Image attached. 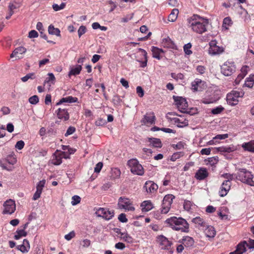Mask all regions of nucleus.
<instances>
[{"label":"nucleus","instance_id":"nucleus-64","mask_svg":"<svg viewBox=\"0 0 254 254\" xmlns=\"http://www.w3.org/2000/svg\"><path fill=\"white\" fill-rule=\"evenodd\" d=\"M1 111L3 115H6L10 113V110L7 107H3L1 109Z\"/></svg>","mask_w":254,"mask_h":254},{"label":"nucleus","instance_id":"nucleus-61","mask_svg":"<svg viewBox=\"0 0 254 254\" xmlns=\"http://www.w3.org/2000/svg\"><path fill=\"white\" fill-rule=\"evenodd\" d=\"M184 153L183 152H178L173 154L172 155V159L176 160L180 158L181 157L184 155Z\"/></svg>","mask_w":254,"mask_h":254},{"label":"nucleus","instance_id":"nucleus-19","mask_svg":"<svg viewBox=\"0 0 254 254\" xmlns=\"http://www.w3.org/2000/svg\"><path fill=\"white\" fill-rule=\"evenodd\" d=\"M208 175L207 169L203 168H200L195 173V177L199 180L205 179Z\"/></svg>","mask_w":254,"mask_h":254},{"label":"nucleus","instance_id":"nucleus-49","mask_svg":"<svg viewBox=\"0 0 254 254\" xmlns=\"http://www.w3.org/2000/svg\"><path fill=\"white\" fill-rule=\"evenodd\" d=\"M192 205V203L190 201L185 200L184 203V208L187 211H189Z\"/></svg>","mask_w":254,"mask_h":254},{"label":"nucleus","instance_id":"nucleus-17","mask_svg":"<svg viewBox=\"0 0 254 254\" xmlns=\"http://www.w3.org/2000/svg\"><path fill=\"white\" fill-rule=\"evenodd\" d=\"M155 120V116L153 113L146 114L141 120V122L144 125H152L154 124Z\"/></svg>","mask_w":254,"mask_h":254},{"label":"nucleus","instance_id":"nucleus-29","mask_svg":"<svg viewBox=\"0 0 254 254\" xmlns=\"http://www.w3.org/2000/svg\"><path fill=\"white\" fill-rule=\"evenodd\" d=\"M242 147L245 150L254 152V141H251L248 143H245L243 144Z\"/></svg>","mask_w":254,"mask_h":254},{"label":"nucleus","instance_id":"nucleus-50","mask_svg":"<svg viewBox=\"0 0 254 254\" xmlns=\"http://www.w3.org/2000/svg\"><path fill=\"white\" fill-rule=\"evenodd\" d=\"M75 131V128L73 127H69L65 133L64 134L65 136H67L69 135L73 134Z\"/></svg>","mask_w":254,"mask_h":254},{"label":"nucleus","instance_id":"nucleus-1","mask_svg":"<svg viewBox=\"0 0 254 254\" xmlns=\"http://www.w3.org/2000/svg\"><path fill=\"white\" fill-rule=\"evenodd\" d=\"M188 26L198 34H202L207 31L208 20L197 15H193L188 19Z\"/></svg>","mask_w":254,"mask_h":254},{"label":"nucleus","instance_id":"nucleus-22","mask_svg":"<svg viewBox=\"0 0 254 254\" xmlns=\"http://www.w3.org/2000/svg\"><path fill=\"white\" fill-rule=\"evenodd\" d=\"M17 248L23 253L28 252L30 249L29 241L27 239H24L23 241V244L17 246Z\"/></svg>","mask_w":254,"mask_h":254},{"label":"nucleus","instance_id":"nucleus-12","mask_svg":"<svg viewBox=\"0 0 254 254\" xmlns=\"http://www.w3.org/2000/svg\"><path fill=\"white\" fill-rule=\"evenodd\" d=\"M166 222L170 226H173V225H183L188 227L187 221L181 217L177 218L176 217H172L167 219L166 220Z\"/></svg>","mask_w":254,"mask_h":254},{"label":"nucleus","instance_id":"nucleus-16","mask_svg":"<svg viewBox=\"0 0 254 254\" xmlns=\"http://www.w3.org/2000/svg\"><path fill=\"white\" fill-rule=\"evenodd\" d=\"M180 118H174L172 121L176 124L178 127H183L188 126L189 125L188 120L184 118L182 115H179Z\"/></svg>","mask_w":254,"mask_h":254},{"label":"nucleus","instance_id":"nucleus-23","mask_svg":"<svg viewBox=\"0 0 254 254\" xmlns=\"http://www.w3.org/2000/svg\"><path fill=\"white\" fill-rule=\"evenodd\" d=\"M26 52V49L23 47H19L16 48L10 55V58L14 57H18V59L20 58L19 55H22Z\"/></svg>","mask_w":254,"mask_h":254},{"label":"nucleus","instance_id":"nucleus-48","mask_svg":"<svg viewBox=\"0 0 254 254\" xmlns=\"http://www.w3.org/2000/svg\"><path fill=\"white\" fill-rule=\"evenodd\" d=\"M86 31V27L84 26H80L78 30V35L79 37H80Z\"/></svg>","mask_w":254,"mask_h":254},{"label":"nucleus","instance_id":"nucleus-4","mask_svg":"<svg viewBox=\"0 0 254 254\" xmlns=\"http://www.w3.org/2000/svg\"><path fill=\"white\" fill-rule=\"evenodd\" d=\"M128 165L130 171L134 174L142 176L144 174V169L142 165L135 159H130L128 161Z\"/></svg>","mask_w":254,"mask_h":254},{"label":"nucleus","instance_id":"nucleus-21","mask_svg":"<svg viewBox=\"0 0 254 254\" xmlns=\"http://www.w3.org/2000/svg\"><path fill=\"white\" fill-rule=\"evenodd\" d=\"M162 44L164 48L173 49H176V46L175 43L169 37L164 38L162 40Z\"/></svg>","mask_w":254,"mask_h":254},{"label":"nucleus","instance_id":"nucleus-26","mask_svg":"<svg viewBox=\"0 0 254 254\" xmlns=\"http://www.w3.org/2000/svg\"><path fill=\"white\" fill-rule=\"evenodd\" d=\"M148 141L150 142V145L155 148H161L162 146L161 140L156 138H149Z\"/></svg>","mask_w":254,"mask_h":254},{"label":"nucleus","instance_id":"nucleus-9","mask_svg":"<svg viewBox=\"0 0 254 254\" xmlns=\"http://www.w3.org/2000/svg\"><path fill=\"white\" fill-rule=\"evenodd\" d=\"M236 67L234 63L226 62L221 67V72L225 76H230L235 71Z\"/></svg>","mask_w":254,"mask_h":254},{"label":"nucleus","instance_id":"nucleus-56","mask_svg":"<svg viewBox=\"0 0 254 254\" xmlns=\"http://www.w3.org/2000/svg\"><path fill=\"white\" fill-rule=\"evenodd\" d=\"M7 162L11 165H14L16 162V159L15 157L13 156H8L6 158Z\"/></svg>","mask_w":254,"mask_h":254},{"label":"nucleus","instance_id":"nucleus-39","mask_svg":"<svg viewBox=\"0 0 254 254\" xmlns=\"http://www.w3.org/2000/svg\"><path fill=\"white\" fill-rule=\"evenodd\" d=\"M65 6V3L62 2L60 5H58V4L54 3L53 4L52 7L54 10L56 11L60 10L61 9H64Z\"/></svg>","mask_w":254,"mask_h":254},{"label":"nucleus","instance_id":"nucleus-18","mask_svg":"<svg viewBox=\"0 0 254 254\" xmlns=\"http://www.w3.org/2000/svg\"><path fill=\"white\" fill-rule=\"evenodd\" d=\"M57 116L59 119L64 121L68 120L69 118V114L65 109L59 108L58 110Z\"/></svg>","mask_w":254,"mask_h":254},{"label":"nucleus","instance_id":"nucleus-40","mask_svg":"<svg viewBox=\"0 0 254 254\" xmlns=\"http://www.w3.org/2000/svg\"><path fill=\"white\" fill-rule=\"evenodd\" d=\"M191 47V44L190 43L185 44L184 46V50L185 53L188 55L192 54V51L190 50Z\"/></svg>","mask_w":254,"mask_h":254},{"label":"nucleus","instance_id":"nucleus-28","mask_svg":"<svg viewBox=\"0 0 254 254\" xmlns=\"http://www.w3.org/2000/svg\"><path fill=\"white\" fill-rule=\"evenodd\" d=\"M179 14V10L177 8L173 9L168 17V20L170 22H174L176 20Z\"/></svg>","mask_w":254,"mask_h":254},{"label":"nucleus","instance_id":"nucleus-63","mask_svg":"<svg viewBox=\"0 0 254 254\" xmlns=\"http://www.w3.org/2000/svg\"><path fill=\"white\" fill-rule=\"evenodd\" d=\"M184 145H185V143H184L182 141L179 142L176 145H175V144L173 145V147L174 148H176V149H181L184 147Z\"/></svg>","mask_w":254,"mask_h":254},{"label":"nucleus","instance_id":"nucleus-55","mask_svg":"<svg viewBox=\"0 0 254 254\" xmlns=\"http://www.w3.org/2000/svg\"><path fill=\"white\" fill-rule=\"evenodd\" d=\"M45 180H43L42 181H40L38 184H37V187H36V190H40V191H42V190H43V187H44L45 186Z\"/></svg>","mask_w":254,"mask_h":254},{"label":"nucleus","instance_id":"nucleus-52","mask_svg":"<svg viewBox=\"0 0 254 254\" xmlns=\"http://www.w3.org/2000/svg\"><path fill=\"white\" fill-rule=\"evenodd\" d=\"M171 77L175 79H183L184 76L182 73L176 74L175 73H171Z\"/></svg>","mask_w":254,"mask_h":254},{"label":"nucleus","instance_id":"nucleus-8","mask_svg":"<svg viewBox=\"0 0 254 254\" xmlns=\"http://www.w3.org/2000/svg\"><path fill=\"white\" fill-rule=\"evenodd\" d=\"M209 44V54L214 56L219 55L224 52V48L222 46H218L217 42L216 40H211Z\"/></svg>","mask_w":254,"mask_h":254},{"label":"nucleus","instance_id":"nucleus-15","mask_svg":"<svg viewBox=\"0 0 254 254\" xmlns=\"http://www.w3.org/2000/svg\"><path fill=\"white\" fill-rule=\"evenodd\" d=\"M158 241L161 246H162V249L169 250L171 247L172 243L169 241L165 237L160 235L157 238Z\"/></svg>","mask_w":254,"mask_h":254},{"label":"nucleus","instance_id":"nucleus-46","mask_svg":"<svg viewBox=\"0 0 254 254\" xmlns=\"http://www.w3.org/2000/svg\"><path fill=\"white\" fill-rule=\"evenodd\" d=\"M122 238L124 239V241L127 242L128 243L131 242L132 241V238L129 236L127 233H121Z\"/></svg>","mask_w":254,"mask_h":254},{"label":"nucleus","instance_id":"nucleus-6","mask_svg":"<svg viewBox=\"0 0 254 254\" xmlns=\"http://www.w3.org/2000/svg\"><path fill=\"white\" fill-rule=\"evenodd\" d=\"M118 205L120 209L131 211L135 210L134 207L132 206V202L129 198L125 197H120L119 198Z\"/></svg>","mask_w":254,"mask_h":254},{"label":"nucleus","instance_id":"nucleus-44","mask_svg":"<svg viewBox=\"0 0 254 254\" xmlns=\"http://www.w3.org/2000/svg\"><path fill=\"white\" fill-rule=\"evenodd\" d=\"M55 159L52 160V163L56 165H59L62 162V158L60 156L54 155Z\"/></svg>","mask_w":254,"mask_h":254},{"label":"nucleus","instance_id":"nucleus-31","mask_svg":"<svg viewBox=\"0 0 254 254\" xmlns=\"http://www.w3.org/2000/svg\"><path fill=\"white\" fill-rule=\"evenodd\" d=\"M191 221L194 224H197L198 226L203 227V228L207 226L206 222L200 217H196L193 218Z\"/></svg>","mask_w":254,"mask_h":254},{"label":"nucleus","instance_id":"nucleus-47","mask_svg":"<svg viewBox=\"0 0 254 254\" xmlns=\"http://www.w3.org/2000/svg\"><path fill=\"white\" fill-rule=\"evenodd\" d=\"M218 157L217 156L212 157L208 158V162L211 165H214L218 162Z\"/></svg>","mask_w":254,"mask_h":254},{"label":"nucleus","instance_id":"nucleus-25","mask_svg":"<svg viewBox=\"0 0 254 254\" xmlns=\"http://www.w3.org/2000/svg\"><path fill=\"white\" fill-rule=\"evenodd\" d=\"M77 101L76 97H73L72 96H67L66 97L62 98L57 103V105H60L64 103H75Z\"/></svg>","mask_w":254,"mask_h":254},{"label":"nucleus","instance_id":"nucleus-42","mask_svg":"<svg viewBox=\"0 0 254 254\" xmlns=\"http://www.w3.org/2000/svg\"><path fill=\"white\" fill-rule=\"evenodd\" d=\"M201 82V80L197 79V80H195L191 83V89L194 91H197L199 90L198 88V84Z\"/></svg>","mask_w":254,"mask_h":254},{"label":"nucleus","instance_id":"nucleus-14","mask_svg":"<svg viewBox=\"0 0 254 254\" xmlns=\"http://www.w3.org/2000/svg\"><path fill=\"white\" fill-rule=\"evenodd\" d=\"M143 188L145 189L146 191L148 193H153L155 192L158 189V185L151 181H147L145 182Z\"/></svg>","mask_w":254,"mask_h":254},{"label":"nucleus","instance_id":"nucleus-36","mask_svg":"<svg viewBox=\"0 0 254 254\" xmlns=\"http://www.w3.org/2000/svg\"><path fill=\"white\" fill-rule=\"evenodd\" d=\"M82 69L81 65H77L75 67L72 68L68 73L70 76L71 75H76L80 73Z\"/></svg>","mask_w":254,"mask_h":254},{"label":"nucleus","instance_id":"nucleus-30","mask_svg":"<svg viewBox=\"0 0 254 254\" xmlns=\"http://www.w3.org/2000/svg\"><path fill=\"white\" fill-rule=\"evenodd\" d=\"M194 244L193 239L189 236H187L183 239V245L186 247H191Z\"/></svg>","mask_w":254,"mask_h":254},{"label":"nucleus","instance_id":"nucleus-43","mask_svg":"<svg viewBox=\"0 0 254 254\" xmlns=\"http://www.w3.org/2000/svg\"><path fill=\"white\" fill-rule=\"evenodd\" d=\"M81 198L78 196L75 195L72 197L71 204L72 205H75L80 202Z\"/></svg>","mask_w":254,"mask_h":254},{"label":"nucleus","instance_id":"nucleus-45","mask_svg":"<svg viewBox=\"0 0 254 254\" xmlns=\"http://www.w3.org/2000/svg\"><path fill=\"white\" fill-rule=\"evenodd\" d=\"M224 109V108L221 106L217 107L211 110V113L214 115H217L221 113Z\"/></svg>","mask_w":254,"mask_h":254},{"label":"nucleus","instance_id":"nucleus-3","mask_svg":"<svg viewBox=\"0 0 254 254\" xmlns=\"http://www.w3.org/2000/svg\"><path fill=\"white\" fill-rule=\"evenodd\" d=\"M173 98L176 103L177 108L181 112L190 115L194 114V113L191 112V110H193V109H191L190 110H188V104L186 99L182 97L176 96H173Z\"/></svg>","mask_w":254,"mask_h":254},{"label":"nucleus","instance_id":"nucleus-5","mask_svg":"<svg viewBox=\"0 0 254 254\" xmlns=\"http://www.w3.org/2000/svg\"><path fill=\"white\" fill-rule=\"evenodd\" d=\"M244 95V92L241 90L240 91L233 90L227 95V103L232 106L238 104L239 102L238 98L242 97Z\"/></svg>","mask_w":254,"mask_h":254},{"label":"nucleus","instance_id":"nucleus-37","mask_svg":"<svg viewBox=\"0 0 254 254\" xmlns=\"http://www.w3.org/2000/svg\"><path fill=\"white\" fill-rule=\"evenodd\" d=\"M27 235V232L24 229L17 230L16 231V234L14 235V239L15 240L19 239L21 237H25Z\"/></svg>","mask_w":254,"mask_h":254},{"label":"nucleus","instance_id":"nucleus-24","mask_svg":"<svg viewBox=\"0 0 254 254\" xmlns=\"http://www.w3.org/2000/svg\"><path fill=\"white\" fill-rule=\"evenodd\" d=\"M140 206L141 207V209L143 212L149 211L153 207V204L150 200H145L143 201L141 203Z\"/></svg>","mask_w":254,"mask_h":254},{"label":"nucleus","instance_id":"nucleus-35","mask_svg":"<svg viewBox=\"0 0 254 254\" xmlns=\"http://www.w3.org/2000/svg\"><path fill=\"white\" fill-rule=\"evenodd\" d=\"M217 151L218 152H220L221 153H224V152H227V153H230L235 150V149L234 147H219L216 148Z\"/></svg>","mask_w":254,"mask_h":254},{"label":"nucleus","instance_id":"nucleus-2","mask_svg":"<svg viewBox=\"0 0 254 254\" xmlns=\"http://www.w3.org/2000/svg\"><path fill=\"white\" fill-rule=\"evenodd\" d=\"M238 170L239 171L237 177L238 179L244 183L254 186V181L253 180V175L251 172L244 168H239Z\"/></svg>","mask_w":254,"mask_h":254},{"label":"nucleus","instance_id":"nucleus-38","mask_svg":"<svg viewBox=\"0 0 254 254\" xmlns=\"http://www.w3.org/2000/svg\"><path fill=\"white\" fill-rule=\"evenodd\" d=\"M173 229L177 231H181V232H188L189 231V224H188V227L183 225H178L171 226Z\"/></svg>","mask_w":254,"mask_h":254},{"label":"nucleus","instance_id":"nucleus-33","mask_svg":"<svg viewBox=\"0 0 254 254\" xmlns=\"http://www.w3.org/2000/svg\"><path fill=\"white\" fill-rule=\"evenodd\" d=\"M121 175V171L118 168H114L112 169L111 171V176L110 177L111 179L115 180L116 179H118L120 177Z\"/></svg>","mask_w":254,"mask_h":254},{"label":"nucleus","instance_id":"nucleus-51","mask_svg":"<svg viewBox=\"0 0 254 254\" xmlns=\"http://www.w3.org/2000/svg\"><path fill=\"white\" fill-rule=\"evenodd\" d=\"M34 74L33 73H30L26 74L25 76L21 78V80L23 82H26L29 79H33Z\"/></svg>","mask_w":254,"mask_h":254},{"label":"nucleus","instance_id":"nucleus-34","mask_svg":"<svg viewBox=\"0 0 254 254\" xmlns=\"http://www.w3.org/2000/svg\"><path fill=\"white\" fill-rule=\"evenodd\" d=\"M48 32L50 34L55 35L57 36H61L59 29L55 28L52 25H50L49 26Z\"/></svg>","mask_w":254,"mask_h":254},{"label":"nucleus","instance_id":"nucleus-13","mask_svg":"<svg viewBox=\"0 0 254 254\" xmlns=\"http://www.w3.org/2000/svg\"><path fill=\"white\" fill-rule=\"evenodd\" d=\"M231 186V182L229 181H224L220 188L219 191V195L221 197L226 196L230 190Z\"/></svg>","mask_w":254,"mask_h":254},{"label":"nucleus","instance_id":"nucleus-59","mask_svg":"<svg viewBox=\"0 0 254 254\" xmlns=\"http://www.w3.org/2000/svg\"><path fill=\"white\" fill-rule=\"evenodd\" d=\"M38 36V32L34 30H32L29 32L28 37L30 38H36Z\"/></svg>","mask_w":254,"mask_h":254},{"label":"nucleus","instance_id":"nucleus-54","mask_svg":"<svg viewBox=\"0 0 254 254\" xmlns=\"http://www.w3.org/2000/svg\"><path fill=\"white\" fill-rule=\"evenodd\" d=\"M24 142L23 140H19L16 142L15 147L16 148L21 150L24 147Z\"/></svg>","mask_w":254,"mask_h":254},{"label":"nucleus","instance_id":"nucleus-58","mask_svg":"<svg viewBox=\"0 0 254 254\" xmlns=\"http://www.w3.org/2000/svg\"><path fill=\"white\" fill-rule=\"evenodd\" d=\"M119 221L123 223H126L127 222V219L126 218V215L124 213H121L118 217Z\"/></svg>","mask_w":254,"mask_h":254},{"label":"nucleus","instance_id":"nucleus-32","mask_svg":"<svg viewBox=\"0 0 254 254\" xmlns=\"http://www.w3.org/2000/svg\"><path fill=\"white\" fill-rule=\"evenodd\" d=\"M151 51L152 52V56L153 58H156L158 60L160 59V54L161 52H163V51L162 49L153 46L152 47Z\"/></svg>","mask_w":254,"mask_h":254},{"label":"nucleus","instance_id":"nucleus-11","mask_svg":"<svg viewBox=\"0 0 254 254\" xmlns=\"http://www.w3.org/2000/svg\"><path fill=\"white\" fill-rule=\"evenodd\" d=\"M4 209L2 213L4 214H11L16 209V205L14 201L9 199L6 200L3 204Z\"/></svg>","mask_w":254,"mask_h":254},{"label":"nucleus","instance_id":"nucleus-41","mask_svg":"<svg viewBox=\"0 0 254 254\" xmlns=\"http://www.w3.org/2000/svg\"><path fill=\"white\" fill-rule=\"evenodd\" d=\"M28 100L30 104L32 105H36L39 102V99L38 96L33 95L30 97Z\"/></svg>","mask_w":254,"mask_h":254},{"label":"nucleus","instance_id":"nucleus-10","mask_svg":"<svg viewBox=\"0 0 254 254\" xmlns=\"http://www.w3.org/2000/svg\"><path fill=\"white\" fill-rule=\"evenodd\" d=\"M95 214L97 217L109 220L114 216V213L113 210L110 211L106 208L100 207L96 210Z\"/></svg>","mask_w":254,"mask_h":254},{"label":"nucleus","instance_id":"nucleus-57","mask_svg":"<svg viewBox=\"0 0 254 254\" xmlns=\"http://www.w3.org/2000/svg\"><path fill=\"white\" fill-rule=\"evenodd\" d=\"M19 6H17L16 4H14L13 2H10L8 5L9 12H12V13H14L13 10L17 8Z\"/></svg>","mask_w":254,"mask_h":254},{"label":"nucleus","instance_id":"nucleus-7","mask_svg":"<svg viewBox=\"0 0 254 254\" xmlns=\"http://www.w3.org/2000/svg\"><path fill=\"white\" fill-rule=\"evenodd\" d=\"M175 196L171 194L166 195L162 201V206L161 213L163 214L167 213L170 209L171 204Z\"/></svg>","mask_w":254,"mask_h":254},{"label":"nucleus","instance_id":"nucleus-62","mask_svg":"<svg viewBox=\"0 0 254 254\" xmlns=\"http://www.w3.org/2000/svg\"><path fill=\"white\" fill-rule=\"evenodd\" d=\"M103 167V163L99 162L96 165L94 168V172L96 173H99Z\"/></svg>","mask_w":254,"mask_h":254},{"label":"nucleus","instance_id":"nucleus-27","mask_svg":"<svg viewBox=\"0 0 254 254\" xmlns=\"http://www.w3.org/2000/svg\"><path fill=\"white\" fill-rule=\"evenodd\" d=\"M204 231L207 237L213 238L216 235L214 228L211 226H207L204 230Z\"/></svg>","mask_w":254,"mask_h":254},{"label":"nucleus","instance_id":"nucleus-20","mask_svg":"<svg viewBox=\"0 0 254 254\" xmlns=\"http://www.w3.org/2000/svg\"><path fill=\"white\" fill-rule=\"evenodd\" d=\"M246 245H247V243L246 241L240 243L238 245L236 250L229 254H243L246 251Z\"/></svg>","mask_w":254,"mask_h":254},{"label":"nucleus","instance_id":"nucleus-53","mask_svg":"<svg viewBox=\"0 0 254 254\" xmlns=\"http://www.w3.org/2000/svg\"><path fill=\"white\" fill-rule=\"evenodd\" d=\"M75 236V234L74 231H72L70 232H69L68 234L65 235L64 236V238L67 241L70 240L71 239L74 238Z\"/></svg>","mask_w":254,"mask_h":254},{"label":"nucleus","instance_id":"nucleus-60","mask_svg":"<svg viewBox=\"0 0 254 254\" xmlns=\"http://www.w3.org/2000/svg\"><path fill=\"white\" fill-rule=\"evenodd\" d=\"M136 93L140 97H142L144 95V90L141 86L136 87Z\"/></svg>","mask_w":254,"mask_h":254}]
</instances>
